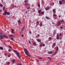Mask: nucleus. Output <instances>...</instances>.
Instances as JSON below:
<instances>
[{
    "label": "nucleus",
    "mask_w": 65,
    "mask_h": 65,
    "mask_svg": "<svg viewBox=\"0 0 65 65\" xmlns=\"http://www.w3.org/2000/svg\"><path fill=\"white\" fill-rule=\"evenodd\" d=\"M19 65H23L22 64H19Z\"/></svg>",
    "instance_id": "nucleus-64"
},
{
    "label": "nucleus",
    "mask_w": 65,
    "mask_h": 65,
    "mask_svg": "<svg viewBox=\"0 0 65 65\" xmlns=\"http://www.w3.org/2000/svg\"><path fill=\"white\" fill-rule=\"evenodd\" d=\"M50 8V7L48 6H47V7H45V9L46 10H48V9H49Z\"/></svg>",
    "instance_id": "nucleus-3"
},
{
    "label": "nucleus",
    "mask_w": 65,
    "mask_h": 65,
    "mask_svg": "<svg viewBox=\"0 0 65 65\" xmlns=\"http://www.w3.org/2000/svg\"><path fill=\"white\" fill-rule=\"evenodd\" d=\"M60 28H61V29H63V27L62 26H61L60 27Z\"/></svg>",
    "instance_id": "nucleus-35"
},
{
    "label": "nucleus",
    "mask_w": 65,
    "mask_h": 65,
    "mask_svg": "<svg viewBox=\"0 0 65 65\" xmlns=\"http://www.w3.org/2000/svg\"><path fill=\"white\" fill-rule=\"evenodd\" d=\"M58 24H57L58 26H59V25H60V24H61V23L60 21H59L58 22Z\"/></svg>",
    "instance_id": "nucleus-5"
},
{
    "label": "nucleus",
    "mask_w": 65,
    "mask_h": 65,
    "mask_svg": "<svg viewBox=\"0 0 65 65\" xmlns=\"http://www.w3.org/2000/svg\"><path fill=\"white\" fill-rule=\"evenodd\" d=\"M57 53V52H55V53H54L55 54H56V53Z\"/></svg>",
    "instance_id": "nucleus-59"
},
{
    "label": "nucleus",
    "mask_w": 65,
    "mask_h": 65,
    "mask_svg": "<svg viewBox=\"0 0 65 65\" xmlns=\"http://www.w3.org/2000/svg\"><path fill=\"white\" fill-rule=\"evenodd\" d=\"M49 38V39L50 40H51V39H52V38L51 37H50Z\"/></svg>",
    "instance_id": "nucleus-41"
},
{
    "label": "nucleus",
    "mask_w": 65,
    "mask_h": 65,
    "mask_svg": "<svg viewBox=\"0 0 65 65\" xmlns=\"http://www.w3.org/2000/svg\"><path fill=\"white\" fill-rule=\"evenodd\" d=\"M15 60H12V63H14V62H15Z\"/></svg>",
    "instance_id": "nucleus-29"
},
{
    "label": "nucleus",
    "mask_w": 65,
    "mask_h": 65,
    "mask_svg": "<svg viewBox=\"0 0 65 65\" xmlns=\"http://www.w3.org/2000/svg\"><path fill=\"white\" fill-rule=\"evenodd\" d=\"M47 42H48V41H45V42L46 43H47Z\"/></svg>",
    "instance_id": "nucleus-52"
},
{
    "label": "nucleus",
    "mask_w": 65,
    "mask_h": 65,
    "mask_svg": "<svg viewBox=\"0 0 65 65\" xmlns=\"http://www.w3.org/2000/svg\"><path fill=\"white\" fill-rule=\"evenodd\" d=\"M54 13H55H55H56V11H54Z\"/></svg>",
    "instance_id": "nucleus-48"
},
{
    "label": "nucleus",
    "mask_w": 65,
    "mask_h": 65,
    "mask_svg": "<svg viewBox=\"0 0 65 65\" xmlns=\"http://www.w3.org/2000/svg\"><path fill=\"white\" fill-rule=\"evenodd\" d=\"M48 59H50V57H48Z\"/></svg>",
    "instance_id": "nucleus-57"
},
{
    "label": "nucleus",
    "mask_w": 65,
    "mask_h": 65,
    "mask_svg": "<svg viewBox=\"0 0 65 65\" xmlns=\"http://www.w3.org/2000/svg\"><path fill=\"white\" fill-rule=\"evenodd\" d=\"M55 10L56 9H53V11H55Z\"/></svg>",
    "instance_id": "nucleus-42"
},
{
    "label": "nucleus",
    "mask_w": 65,
    "mask_h": 65,
    "mask_svg": "<svg viewBox=\"0 0 65 65\" xmlns=\"http://www.w3.org/2000/svg\"><path fill=\"white\" fill-rule=\"evenodd\" d=\"M4 55L5 56H6V55H7V54H5Z\"/></svg>",
    "instance_id": "nucleus-53"
},
{
    "label": "nucleus",
    "mask_w": 65,
    "mask_h": 65,
    "mask_svg": "<svg viewBox=\"0 0 65 65\" xmlns=\"http://www.w3.org/2000/svg\"><path fill=\"white\" fill-rule=\"evenodd\" d=\"M9 37H13V36L12 35H9Z\"/></svg>",
    "instance_id": "nucleus-18"
},
{
    "label": "nucleus",
    "mask_w": 65,
    "mask_h": 65,
    "mask_svg": "<svg viewBox=\"0 0 65 65\" xmlns=\"http://www.w3.org/2000/svg\"><path fill=\"white\" fill-rule=\"evenodd\" d=\"M18 22L19 25H21V24H22V23H21V21H20V20H18Z\"/></svg>",
    "instance_id": "nucleus-6"
},
{
    "label": "nucleus",
    "mask_w": 65,
    "mask_h": 65,
    "mask_svg": "<svg viewBox=\"0 0 65 65\" xmlns=\"http://www.w3.org/2000/svg\"><path fill=\"white\" fill-rule=\"evenodd\" d=\"M21 36L22 37H24V35L23 34H22L21 35Z\"/></svg>",
    "instance_id": "nucleus-45"
},
{
    "label": "nucleus",
    "mask_w": 65,
    "mask_h": 65,
    "mask_svg": "<svg viewBox=\"0 0 65 65\" xmlns=\"http://www.w3.org/2000/svg\"><path fill=\"white\" fill-rule=\"evenodd\" d=\"M37 25H39V22L38 21L37 22Z\"/></svg>",
    "instance_id": "nucleus-25"
},
{
    "label": "nucleus",
    "mask_w": 65,
    "mask_h": 65,
    "mask_svg": "<svg viewBox=\"0 0 65 65\" xmlns=\"http://www.w3.org/2000/svg\"><path fill=\"white\" fill-rule=\"evenodd\" d=\"M43 46H45V44H43Z\"/></svg>",
    "instance_id": "nucleus-43"
},
{
    "label": "nucleus",
    "mask_w": 65,
    "mask_h": 65,
    "mask_svg": "<svg viewBox=\"0 0 65 65\" xmlns=\"http://www.w3.org/2000/svg\"><path fill=\"white\" fill-rule=\"evenodd\" d=\"M53 15H54V17H56V16H57V15L54 14H53Z\"/></svg>",
    "instance_id": "nucleus-34"
},
{
    "label": "nucleus",
    "mask_w": 65,
    "mask_h": 65,
    "mask_svg": "<svg viewBox=\"0 0 65 65\" xmlns=\"http://www.w3.org/2000/svg\"><path fill=\"white\" fill-rule=\"evenodd\" d=\"M24 51L25 52V53L27 55V56H29V57H31V56H30V55L28 54V52L27 51V49L26 48L24 49Z\"/></svg>",
    "instance_id": "nucleus-2"
},
{
    "label": "nucleus",
    "mask_w": 65,
    "mask_h": 65,
    "mask_svg": "<svg viewBox=\"0 0 65 65\" xmlns=\"http://www.w3.org/2000/svg\"><path fill=\"white\" fill-rule=\"evenodd\" d=\"M5 7H3V10H5V11H6V10L5 9Z\"/></svg>",
    "instance_id": "nucleus-19"
},
{
    "label": "nucleus",
    "mask_w": 65,
    "mask_h": 65,
    "mask_svg": "<svg viewBox=\"0 0 65 65\" xmlns=\"http://www.w3.org/2000/svg\"><path fill=\"white\" fill-rule=\"evenodd\" d=\"M36 60L37 61V62H38V61H39V60H38V59H36Z\"/></svg>",
    "instance_id": "nucleus-39"
},
{
    "label": "nucleus",
    "mask_w": 65,
    "mask_h": 65,
    "mask_svg": "<svg viewBox=\"0 0 65 65\" xmlns=\"http://www.w3.org/2000/svg\"><path fill=\"white\" fill-rule=\"evenodd\" d=\"M54 2H53V5H54Z\"/></svg>",
    "instance_id": "nucleus-62"
},
{
    "label": "nucleus",
    "mask_w": 65,
    "mask_h": 65,
    "mask_svg": "<svg viewBox=\"0 0 65 65\" xmlns=\"http://www.w3.org/2000/svg\"><path fill=\"white\" fill-rule=\"evenodd\" d=\"M3 36H4V37H5V38H8V37L6 35H4Z\"/></svg>",
    "instance_id": "nucleus-7"
},
{
    "label": "nucleus",
    "mask_w": 65,
    "mask_h": 65,
    "mask_svg": "<svg viewBox=\"0 0 65 65\" xmlns=\"http://www.w3.org/2000/svg\"><path fill=\"white\" fill-rule=\"evenodd\" d=\"M3 14L4 16L6 15V14H7V15H9V14H10V13H9L8 12H7V10H6V11L3 13Z\"/></svg>",
    "instance_id": "nucleus-1"
},
{
    "label": "nucleus",
    "mask_w": 65,
    "mask_h": 65,
    "mask_svg": "<svg viewBox=\"0 0 65 65\" xmlns=\"http://www.w3.org/2000/svg\"><path fill=\"white\" fill-rule=\"evenodd\" d=\"M41 10H38V12L39 13H40L41 12Z\"/></svg>",
    "instance_id": "nucleus-9"
},
{
    "label": "nucleus",
    "mask_w": 65,
    "mask_h": 65,
    "mask_svg": "<svg viewBox=\"0 0 65 65\" xmlns=\"http://www.w3.org/2000/svg\"><path fill=\"white\" fill-rule=\"evenodd\" d=\"M8 51V52H10V49H9Z\"/></svg>",
    "instance_id": "nucleus-50"
},
{
    "label": "nucleus",
    "mask_w": 65,
    "mask_h": 65,
    "mask_svg": "<svg viewBox=\"0 0 65 65\" xmlns=\"http://www.w3.org/2000/svg\"><path fill=\"white\" fill-rule=\"evenodd\" d=\"M11 30L12 31L11 32L12 33H14H14L13 32V31H14V30L13 29H11Z\"/></svg>",
    "instance_id": "nucleus-10"
},
{
    "label": "nucleus",
    "mask_w": 65,
    "mask_h": 65,
    "mask_svg": "<svg viewBox=\"0 0 65 65\" xmlns=\"http://www.w3.org/2000/svg\"><path fill=\"white\" fill-rule=\"evenodd\" d=\"M56 32H54L53 34V35H55V34H56Z\"/></svg>",
    "instance_id": "nucleus-37"
},
{
    "label": "nucleus",
    "mask_w": 65,
    "mask_h": 65,
    "mask_svg": "<svg viewBox=\"0 0 65 65\" xmlns=\"http://www.w3.org/2000/svg\"><path fill=\"white\" fill-rule=\"evenodd\" d=\"M30 8V7H28L27 8V9H29Z\"/></svg>",
    "instance_id": "nucleus-38"
},
{
    "label": "nucleus",
    "mask_w": 65,
    "mask_h": 65,
    "mask_svg": "<svg viewBox=\"0 0 65 65\" xmlns=\"http://www.w3.org/2000/svg\"><path fill=\"white\" fill-rule=\"evenodd\" d=\"M27 5V3H25L24 4V5L25 6V5Z\"/></svg>",
    "instance_id": "nucleus-33"
},
{
    "label": "nucleus",
    "mask_w": 65,
    "mask_h": 65,
    "mask_svg": "<svg viewBox=\"0 0 65 65\" xmlns=\"http://www.w3.org/2000/svg\"><path fill=\"white\" fill-rule=\"evenodd\" d=\"M2 35V33L1 32H0V37Z\"/></svg>",
    "instance_id": "nucleus-24"
},
{
    "label": "nucleus",
    "mask_w": 65,
    "mask_h": 65,
    "mask_svg": "<svg viewBox=\"0 0 65 65\" xmlns=\"http://www.w3.org/2000/svg\"><path fill=\"white\" fill-rule=\"evenodd\" d=\"M58 17H59V18H60V17H61V16L59 15L58 16Z\"/></svg>",
    "instance_id": "nucleus-55"
},
{
    "label": "nucleus",
    "mask_w": 65,
    "mask_h": 65,
    "mask_svg": "<svg viewBox=\"0 0 65 65\" xmlns=\"http://www.w3.org/2000/svg\"><path fill=\"white\" fill-rule=\"evenodd\" d=\"M55 44L54 43L53 45L52 46H55Z\"/></svg>",
    "instance_id": "nucleus-40"
},
{
    "label": "nucleus",
    "mask_w": 65,
    "mask_h": 65,
    "mask_svg": "<svg viewBox=\"0 0 65 65\" xmlns=\"http://www.w3.org/2000/svg\"><path fill=\"white\" fill-rule=\"evenodd\" d=\"M45 18L47 19H48V20H51V18H49L48 17L46 16Z\"/></svg>",
    "instance_id": "nucleus-8"
},
{
    "label": "nucleus",
    "mask_w": 65,
    "mask_h": 65,
    "mask_svg": "<svg viewBox=\"0 0 65 65\" xmlns=\"http://www.w3.org/2000/svg\"><path fill=\"white\" fill-rule=\"evenodd\" d=\"M16 54H17V56H18V58H20V53H19V52H17Z\"/></svg>",
    "instance_id": "nucleus-4"
},
{
    "label": "nucleus",
    "mask_w": 65,
    "mask_h": 65,
    "mask_svg": "<svg viewBox=\"0 0 65 65\" xmlns=\"http://www.w3.org/2000/svg\"><path fill=\"white\" fill-rule=\"evenodd\" d=\"M61 2H62L63 3H65V0H62Z\"/></svg>",
    "instance_id": "nucleus-20"
},
{
    "label": "nucleus",
    "mask_w": 65,
    "mask_h": 65,
    "mask_svg": "<svg viewBox=\"0 0 65 65\" xmlns=\"http://www.w3.org/2000/svg\"><path fill=\"white\" fill-rule=\"evenodd\" d=\"M59 3L60 4H62V2L61 1H59Z\"/></svg>",
    "instance_id": "nucleus-14"
},
{
    "label": "nucleus",
    "mask_w": 65,
    "mask_h": 65,
    "mask_svg": "<svg viewBox=\"0 0 65 65\" xmlns=\"http://www.w3.org/2000/svg\"><path fill=\"white\" fill-rule=\"evenodd\" d=\"M59 35L57 34V39H59Z\"/></svg>",
    "instance_id": "nucleus-16"
},
{
    "label": "nucleus",
    "mask_w": 65,
    "mask_h": 65,
    "mask_svg": "<svg viewBox=\"0 0 65 65\" xmlns=\"http://www.w3.org/2000/svg\"><path fill=\"white\" fill-rule=\"evenodd\" d=\"M38 6L39 7H40V4H39V2H38Z\"/></svg>",
    "instance_id": "nucleus-17"
},
{
    "label": "nucleus",
    "mask_w": 65,
    "mask_h": 65,
    "mask_svg": "<svg viewBox=\"0 0 65 65\" xmlns=\"http://www.w3.org/2000/svg\"><path fill=\"white\" fill-rule=\"evenodd\" d=\"M24 28H25V26H23L22 28H21V29H22L24 30Z\"/></svg>",
    "instance_id": "nucleus-27"
},
{
    "label": "nucleus",
    "mask_w": 65,
    "mask_h": 65,
    "mask_svg": "<svg viewBox=\"0 0 65 65\" xmlns=\"http://www.w3.org/2000/svg\"><path fill=\"white\" fill-rule=\"evenodd\" d=\"M9 47L10 48H12V47H11V46H9Z\"/></svg>",
    "instance_id": "nucleus-26"
},
{
    "label": "nucleus",
    "mask_w": 65,
    "mask_h": 65,
    "mask_svg": "<svg viewBox=\"0 0 65 65\" xmlns=\"http://www.w3.org/2000/svg\"><path fill=\"white\" fill-rule=\"evenodd\" d=\"M33 45H37V44H36V43L35 42H34L33 43Z\"/></svg>",
    "instance_id": "nucleus-23"
},
{
    "label": "nucleus",
    "mask_w": 65,
    "mask_h": 65,
    "mask_svg": "<svg viewBox=\"0 0 65 65\" xmlns=\"http://www.w3.org/2000/svg\"><path fill=\"white\" fill-rule=\"evenodd\" d=\"M32 10L33 11H35V9H32Z\"/></svg>",
    "instance_id": "nucleus-44"
},
{
    "label": "nucleus",
    "mask_w": 65,
    "mask_h": 65,
    "mask_svg": "<svg viewBox=\"0 0 65 65\" xmlns=\"http://www.w3.org/2000/svg\"><path fill=\"white\" fill-rule=\"evenodd\" d=\"M41 41V40H39V42H40Z\"/></svg>",
    "instance_id": "nucleus-61"
},
{
    "label": "nucleus",
    "mask_w": 65,
    "mask_h": 65,
    "mask_svg": "<svg viewBox=\"0 0 65 65\" xmlns=\"http://www.w3.org/2000/svg\"><path fill=\"white\" fill-rule=\"evenodd\" d=\"M53 52H48V54H53Z\"/></svg>",
    "instance_id": "nucleus-13"
},
{
    "label": "nucleus",
    "mask_w": 65,
    "mask_h": 65,
    "mask_svg": "<svg viewBox=\"0 0 65 65\" xmlns=\"http://www.w3.org/2000/svg\"><path fill=\"white\" fill-rule=\"evenodd\" d=\"M44 13V12H43V11H42V12L41 13V14H43V13Z\"/></svg>",
    "instance_id": "nucleus-30"
},
{
    "label": "nucleus",
    "mask_w": 65,
    "mask_h": 65,
    "mask_svg": "<svg viewBox=\"0 0 65 65\" xmlns=\"http://www.w3.org/2000/svg\"><path fill=\"white\" fill-rule=\"evenodd\" d=\"M0 37H1V39H4V36L3 35H1V36Z\"/></svg>",
    "instance_id": "nucleus-11"
},
{
    "label": "nucleus",
    "mask_w": 65,
    "mask_h": 65,
    "mask_svg": "<svg viewBox=\"0 0 65 65\" xmlns=\"http://www.w3.org/2000/svg\"><path fill=\"white\" fill-rule=\"evenodd\" d=\"M56 47L57 48L56 49V51H58V50H59V49L58 48V46H57Z\"/></svg>",
    "instance_id": "nucleus-22"
},
{
    "label": "nucleus",
    "mask_w": 65,
    "mask_h": 65,
    "mask_svg": "<svg viewBox=\"0 0 65 65\" xmlns=\"http://www.w3.org/2000/svg\"><path fill=\"white\" fill-rule=\"evenodd\" d=\"M0 6H1V7H2V6H3V5H2V4H0Z\"/></svg>",
    "instance_id": "nucleus-36"
},
{
    "label": "nucleus",
    "mask_w": 65,
    "mask_h": 65,
    "mask_svg": "<svg viewBox=\"0 0 65 65\" xmlns=\"http://www.w3.org/2000/svg\"><path fill=\"white\" fill-rule=\"evenodd\" d=\"M0 11L1 12H2V10H0Z\"/></svg>",
    "instance_id": "nucleus-63"
},
{
    "label": "nucleus",
    "mask_w": 65,
    "mask_h": 65,
    "mask_svg": "<svg viewBox=\"0 0 65 65\" xmlns=\"http://www.w3.org/2000/svg\"><path fill=\"white\" fill-rule=\"evenodd\" d=\"M28 12V11H26V12H25V13L26 14Z\"/></svg>",
    "instance_id": "nucleus-51"
},
{
    "label": "nucleus",
    "mask_w": 65,
    "mask_h": 65,
    "mask_svg": "<svg viewBox=\"0 0 65 65\" xmlns=\"http://www.w3.org/2000/svg\"><path fill=\"white\" fill-rule=\"evenodd\" d=\"M10 56H11V55H10V54H9L8 56V57L9 58V57H10Z\"/></svg>",
    "instance_id": "nucleus-32"
},
{
    "label": "nucleus",
    "mask_w": 65,
    "mask_h": 65,
    "mask_svg": "<svg viewBox=\"0 0 65 65\" xmlns=\"http://www.w3.org/2000/svg\"><path fill=\"white\" fill-rule=\"evenodd\" d=\"M29 33H30V34H31V31H29Z\"/></svg>",
    "instance_id": "nucleus-54"
},
{
    "label": "nucleus",
    "mask_w": 65,
    "mask_h": 65,
    "mask_svg": "<svg viewBox=\"0 0 65 65\" xmlns=\"http://www.w3.org/2000/svg\"><path fill=\"white\" fill-rule=\"evenodd\" d=\"M14 51V53H17L18 52H17V51H15V50H13Z\"/></svg>",
    "instance_id": "nucleus-28"
},
{
    "label": "nucleus",
    "mask_w": 65,
    "mask_h": 65,
    "mask_svg": "<svg viewBox=\"0 0 65 65\" xmlns=\"http://www.w3.org/2000/svg\"><path fill=\"white\" fill-rule=\"evenodd\" d=\"M42 23H41L40 24V27H42Z\"/></svg>",
    "instance_id": "nucleus-15"
},
{
    "label": "nucleus",
    "mask_w": 65,
    "mask_h": 65,
    "mask_svg": "<svg viewBox=\"0 0 65 65\" xmlns=\"http://www.w3.org/2000/svg\"><path fill=\"white\" fill-rule=\"evenodd\" d=\"M29 43H30V44H31V42L30 41H29Z\"/></svg>",
    "instance_id": "nucleus-47"
},
{
    "label": "nucleus",
    "mask_w": 65,
    "mask_h": 65,
    "mask_svg": "<svg viewBox=\"0 0 65 65\" xmlns=\"http://www.w3.org/2000/svg\"><path fill=\"white\" fill-rule=\"evenodd\" d=\"M0 49L1 50H3V48L2 47H0Z\"/></svg>",
    "instance_id": "nucleus-21"
},
{
    "label": "nucleus",
    "mask_w": 65,
    "mask_h": 65,
    "mask_svg": "<svg viewBox=\"0 0 65 65\" xmlns=\"http://www.w3.org/2000/svg\"><path fill=\"white\" fill-rule=\"evenodd\" d=\"M27 1L26 0H25L24 1V2H27Z\"/></svg>",
    "instance_id": "nucleus-46"
},
{
    "label": "nucleus",
    "mask_w": 65,
    "mask_h": 65,
    "mask_svg": "<svg viewBox=\"0 0 65 65\" xmlns=\"http://www.w3.org/2000/svg\"><path fill=\"white\" fill-rule=\"evenodd\" d=\"M7 63V64H8V65H9V62Z\"/></svg>",
    "instance_id": "nucleus-58"
},
{
    "label": "nucleus",
    "mask_w": 65,
    "mask_h": 65,
    "mask_svg": "<svg viewBox=\"0 0 65 65\" xmlns=\"http://www.w3.org/2000/svg\"><path fill=\"white\" fill-rule=\"evenodd\" d=\"M11 39H12V40H13V38H11Z\"/></svg>",
    "instance_id": "nucleus-49"
},
{
    "label": "nucleus",
    "mask_w": 65,
    "mask_h": 65,
    "mask_svg": "<svg viewBox=\"0 0 65 65\" xmlns=\"http://www.w3.org/2000/svg\"><path fill=\"white\" fill-rule=\"evenodd\" d=\"M59 35H62V34H61V33H60V34H59Z\"/></svg>",
    "instance_id": "nucleus-56"
},
{
    "label": "nucleus",
    "mask_w": 65,
    "mask_h": 65,
    "mask_svg": "<svg viewBox=\"0 0 65 65\" xmlns=\"http://www.w3.org/2000/svg\"><path fill=\"white\" fill-rule=\"evenodd\" d=\"M52 24L54 25V22H52Z\"/></svg>",
    "instance_id": "nucleus-60"
},
{
    "label": "nucleus",
    "mask_w": 65,
    "mask_h": 65,
    "mask_svg": "<svg viewBox=\"0 0 65 65\" xmlns=\"http://www.w3.org/2000/svg\"><path fill=\"white\" fill-rule=\"evenodd\" d=\"M60 22L62 23H65V22L64 21V20H63V19L61 20Z\"/></svg>",
    "instance_id": "nucleus-12"
},
{
    "label": "nucleus",
    "mask_w": 65,
    "mask_h": 65,
    "mask_svg": "<svg viewBox=\"0 0 65 65\" xmlns=\"http://www.w3.org/2000/svg\"><path fill=\"white\" fill-rule=\"evenodd\" d=\"M38 59H39L40 60H42V58H38Z\"/></svg>",
    "instance_id": "nucleus-31"
}]
</instances>
